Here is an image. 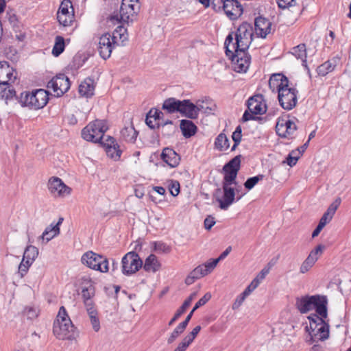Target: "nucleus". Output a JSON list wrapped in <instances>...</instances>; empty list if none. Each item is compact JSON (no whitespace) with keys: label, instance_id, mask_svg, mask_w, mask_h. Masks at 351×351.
<instances>
[{"label":"nucleus","instance_id":"48","mask_svg":"<svg viewBox=\"0 0 351 351\" xmlns=\"http://www.w3.org/2000/svg\"><path fill=\"white\" fill-rule=\"evenodd\" d=\"M218 260L215 259H210L204 264L202 265L204 267V269L205 272H206V274L211 273V271L215 268L217 265L218 264Z\"/></svg>","mask_w":351,"mask_h":351},{"label":"nucleus","instance_id":"27","mask_svg":"<svg viewBox=\"0 0 351 351\" xmlns=\"http://www.w3.org/2000/svg\"><path fill=\"white\" fill-rule=\"evenodd\" d=\"M341 199L337 198L328 208L327 210L324 213L322 218L320 219L319 223L325 226L332 219L336 210L341 204Z\"/></svg>","mask_w":351,"mask_h":351},{"label":"nucleus","instance_id":"63","mask_svg":"<svg viewBox=\"0 0 351 351\" xmlns=\"http://www.w3.org/2000/svg\"><path fill=\"white\" fill-rule=\"evenodd\" d=\"M269 268H263L255 278L261 283L265 276L269 274Z\"/></svg>","mask_w":351,"mask_h":351},{"label":"nucleus","instance_id":"49","mask_svg":"<svg viewBox=\"0 0 351 351\" xmlns=\"http://www.w3.org/2000/svg\"><path fill=\"white\" fill-rule=\"evenodd\" d=\"M67 319H71L69 317L65 308L64 306H61L58 313L56 320L54 322H64Z\"/></svg>","mask_w":351,"mask_h":351},{"label":"nucleus","instance_id":"55","mask_svg":"<svg viewBox=\"0 0 351 351\" xmlns=\"http://www.w3.org/2000/svg\"><path fill=\"white\" fill-rule=\"evenodd\" d=\"M295 151H293L291 153H290L288 155V156L287 158V163L290 167L294 166L297 163V162L300 158L299 154L297 156H293V155H295Z\"/></svg>","mask_w":351,"mask_h":351},{"label":"nucleus","instance_id":"39","mask_svg":"<svg viewBox=\"0 0 351 351\" xmlns=\"http://www.w3.org/2000/svg\"><path fill=\"white\" fill-rule=\"evenodd\" d=\"M215 145L217 149L224 151L229 148V140L223 133L219 134L215 139Z\"/></svg>","mask_w":351,"mask_h":351},{"label":"nucleus","instance_id":"14","mask_svg":"<svg viewBox=\"0 0 351 351\" xmlns=\"http://www.w3.org/2000/svg\"><path fill=\"white\" fill-rule=\"evenodd\" d=\"M47 88L52 90L55 95L60 97L69 89V79L64 74H59L48 82Z\"/></svg>","mask_w":351,"mask_h":351},{"label":"nucleus","instance_id":"32","mask_svg":"<svg viewBox=\"0 0 351 351\" xmlns=\"http://www.w3.org/2000/svg\"><path fill=\"white\" fill-rule=\"evenodd\" d=\"M180 129L184 137L189 138L193 136L197 131L196 125L190 120H182Z\"/></svg>","mask_w":351,"mask_h":351},{"label":"nucleus","instance_id":"54","mask_svg":"<svg viewBox=\"0 0 351 351\" xmlns=\"http://www.w3.org/2000/svg\"><path fill=\"white\" fill-rule=\"evenodd\" d=\"M184 331L181 328L177 326L168 338L167 343L169 344L172 343Z\"/></svg>","mask_w":351,"mask_h":351},{"label":"nucleus","instance_id":"42","mask_svg":"<svg viewBox=\"0 0 351 351\" xmlns=\"http://www.w3.org/2000/svg\"><path fill=\"white\" fill-rule=\"evenodd\" d=\"M88 314L90 323L93 328L95 332H98L100 329V322L97 317V312L95 307L91 308V310H86Z\"/></svg>","mask_w":351,"mask_h":351},{"label":"nucleus","instance_id":"43","mask_svg":"<svg viewBox=\"0 0 351 351\" xmlns=\"http://www.w3.org/2000/svg\"><path fill=\"white\" fill-rule=\"evenodd\" d=\"M335 67V64L328 60L319 65L317 69V72L319 75L325 76L328 73L332 71Z\"/></svg>","mask_w":351,"mask_h":351},{"label":"nucleus","instance_id":"31","mask_svg":"<svg viewBox=\"0 0 351 351\" xmlns=\"http://www.w3.org/2000/svg\"><path fill=\"white\" fill-rule=\"evenodd\" d=\"M138 132L134 129L133 125H129L123 128L121 130V138L130 143H134L136 141Z\"/></svg>","mask_w":351,"mask_h":351},{"label":"nucleus","instance_id":"8","mask_svg":"<svg viewBox=\"0 0 351 351\" xmlns=\"http://www.w3.org/2000/svg\"><path fill=\"white\" fill-rule=\"evenodd\" d=\"M121 271L124 275L135 274L143 266V261L138 254L134 252L127 253L121 260Z\"/></svg>","mask_w":351,"mask_h":351},{"label":"nucleus","instance_id":"30","mask_svg":"<svg viewBox=\"0 0 351 351\" xmlns=\"http://www.w3.org/2000/svg\"><path fill=\"white\" fill-rule=\"evenodd\" d=\"M143 268L148 272H156L160 268V263L154 254H150L145 261Z\"/></svg>","mask_w":351,"mask_h":351},{"label":"nucleus","instance_id":"34","mask_svg":"<svg viewBox=\"0 0 351 351\" xmlns=\"http://www.w3.org/2000/svg\"><path fill=\"white\" fill-rule=\"evenodd\" d=\"M126 3H121L120 8V18L123 22H129L130 20L132 21V17L136 14L134 8H128Z\"/></svg>","mask_w":351,"mask_h":351},{"label":"nucleus","instance_id":"17","mask_svg":"<svg viewBox=\"0 0 351 351\" xmlns=\"http://www.w3.org/2000/svg\"><path fill=\"white\" fill-rule=\"evenodd\" d=\"M117 45V41L111 37V34L107 33L102 35L99 40L98 51L100 56L106 60L110 57L112 49Z\"/></svg>","mask_w":351,"mask_h":351},{"label":"nucleus","instance_id":"22","mask_svg":"<svg viewBox=\"0 0 351 351\" xmlns=\"http://www.w3.org/2000/svg\"><path fill=\"white\" fill-rule=\"evenodd\" d=\"M101 144L105 147L106 154L110 158L114 160H119L122 152L114 138L108 136Z\"/></svg>","mask_w":351,"mask_h":351},{"label":"nucleus","instance_id":"33","mask_svg":"<svg viewBox=\"0 0 351 351\" xmlns=\"http://www.w3.org/2000/svg\"><path fill=\"white\" fill-rule=\"evenodd\" d=\"M181 101L174 97L168 98L165 100L162 109L167 110L169 113L179 112Z\"/></svg>","mask_w":351,"mask_h":351},{"label":"nucleus","instance_id":"5","mask_svg":"<svg viewBox=\"0 0 351 351\" xmlns=\"http://www.w3.org/2000/svg\"><path fill=\"white\" fill-rule=\"evenodd\" d=\"M48 93L43 89L36 90L31 93L21 94V101L26 106L34 109L43 108L48 102Z\"/></svg>","mask_w":351,"mask_h":351},{"label":"nucleus","instance_id":"10","mask_svg":"<svg viewBox=\"0 0 351 351\" xmlns=\"http://www.w3.org/2000/svg\"><path fill=\"white\" fill-rule=\"evenodd\" d=\"M241 156H237L226 164L223 167L224 171V177L222 185L226 184L231 186L232 184H236L237 173L240 168Z\"/></svg>","mask_w":351,"mask_h":351},{"label":"nucleus","instance_id":"36","mask_svg":"<svg viewBox=\"0 0 351 351\" xmlns=\"http://www.w3.org/2000/svg\"><path fill=\"white\" fill-rule=\"evenodd\" d=\"M291 53L298 59H300L302 61V64L306 66V48L305 44H300L292 48Z\"/></svg>","mask_w":351,"mask_h":351},{"label":"nucleus","instance_id":"25","mask_svg":"<svg viewBox=\"0 0 351 351\" xmlns=\"http://www.w3.org/2000/svg\"><path fill=\"white\" fill-rule=\"evenodd\" d=\"M161 158L171 167H177L180 160L179 155L173 149L169 147L163 149Z\"/></svg>","mask_w":351,"mask_h":351},{"label":"nucleus","instance_id":"12","mask_svg":"<svg viewBox=\"0 0 351 351\" xmlns=\"http://www.w3.org/2000/svg\"><path fill=\"white\" fill-rule=\"evenodd\" d=\"M57 19L60 25L70 26L74 20V10L70 0H63L59 7Z\"/></svg>","mask_w":351,"mask_h":351},{"label":"nucleus","instance_id":"53","mask_svg":"<svg viewBox=\"0 0 351 351\" xmlns=\"http://www.w3.org/2000/svg\"><path fill=\"white\" fill-rule=\"evenodd\" d=\"M325 249V246L320 244L318 245L314 250H313L310 252V255L313 256V258H315L316 261L320 257L322 254L324 250Z\"/></svg>","mask_w":351,"mask_h":351},{"label":"nucleus","instance_id":"11","mask_svg":"<svg viewBox=\"0 0 351 351\" xmlns=\"http://www.w3.org/2000/svg\"><path fill=\"white\" fill-rule=\"evenodd\" d=\"M232 61L234 70L237 73H245L250 64L251 57L245 50L233 51V56H228Z\"/></svg>","mask_w":351,"mask_h":351},{"label":"nucleus","instance_id":"37","mask_svg":"<svg viewBox=\"0 0 351 351\" xmlns=\"http://www.w3.org/2000/svg\"><path fill=\"white\" fill-rule=\"evenodd\" d=\"M60 234V228L55 227L51 223L50 226H47L43 234L41 235V238L44 240L45 239L47 242L51 240L55 237L58 236Z\"/></svg>","mask_w":351,"mask_h":351},{"label":"nucleus","instance_id":"52","mask_svg":"<svg viewBox=\"0 0 351 351\" xmlns=\"http://www.w3.org/2000/svg\"><path fill=\"white\" fill-rule=\"evenodd\" d=\"M191 273L196 279H199L207 275L202 265L195 267Z\"/></svg>","mask_w":351,"mask_h":351},{"label":"nucleus","instance_id":"46","mask_svg":"<svg viewBox=\"0 0 351 351\" xmlns=\"http://www.w3.org/2000/svg\"><path fill=\"white\" fill-rule=\"evenodd\" d=\"M263 175H258L248 178L244 183L245 187L248 190L252 189L260 180H263Z\"/></svg>","mask_w":351,"mask_h":351},{"label":"nucleus","instance_id":"19","mask_svg":"<svg viewBox=\"0 0 351 351\" xmlns=\"http://www.w3.org/2000/svg\"><path fill=\"white\" fill-rule=\"evenodd\" d=\"M16 71L7 62H0V85H9L16 80Z\"/></svg>","mask_w":351,"mask_h":351},{"label":"nucleus","instance_id":"50","mask_svg":"<svg viewBox=\"0 0 351 351\" xmlns=\"http://www.w3.org/2000/svg\"><path fill=\"white\" fill-rule=\"evenodd\" d=\"M24 315L29 319H34L38 317V311L33 307H26L23 311Z\"/></svg>","mask_w":351,"mask_h":351},{"label":"nucleus","instance_id":"47","mask_svg":"<svg viewBox=\"0 0 351 351\" xmlns=\"http://www.w3.org/2000/svg\"><path fill=\"white\" fill-rule=\"evenodd\" d=\"M241 126H238L232 135V138L234 141V145L231 149L232 151L234 150L236 147L238 146V145L240 143L241 141Z\"/></svg>","mask_w":351,"mask_h":351},{"label":"nucleus","instance_id":"28","mask_svg":"<svg viewBox=\"0 0 351 351\" xmlns=\"http://www.w3.org/2000/svg\"><path fill=\"white\" fill-rule=\"evenodd\" d=\"M94 82L90 78L85 79L79 86V93L82 96L90 97L93 95Z\"/></svg>","mask_w":351,"mask_h":351},{"label":"nucleus","instance_id":"35","mask_svg":"<svg viewBox=\"0 0 351 351\" xmlns=\"http://www.w3.org/2000/svg\"><path fill=\"white\" fill-rule=\"evenodd\" d=\"M111 37L114 40L117 41V45H119L118 42L119 41L120 44L123 45L128 38L127 29L122 26H118L113 32Z\"/></svg>","mask_w":351,"mask_h":351},{"label":"nucleus","instance_id":"29","mask_svg":"<svg viewBox=\"0 0 351 351\" xmlns=\"http://www.w3.org/2000/svg\"><path fill=\"white\" fill-rule=\"evenodd\" d=\"M197 292L192 293L189 298L184 302L182 305L177 310L174 316L169 322V326H171L187 309L191 305L192 301L196 298Z\"/></svg>","mask_w":351,"mask_h":351},{"label":"nucleus","instance_id":"13","mask_svg":"<svg viewBox=\"0 0 351 351\" xmlns=\"http://www.w3.org/2000/svg\"><path fill=\"white\" fill-rule=\"evenodd\" d=\"M297 130L295 123L290 120L289 117H280L276 125L277 134L285 138H291L293 134Z\"/></svg>","mask_w":351,"mask_h":351},{"label":"nucleus","instance_id":"59","mask_svg":"<svg viewBox=\"0 0 351 351\" xmlns=\"http://www.w3.org/2000/svg\"><path fill=\"white\" fill-rule=\"evenodd\" d=\"M122 3H126L128 8H134L136 10V13L138 12L139 9L138 0H122Z\"/></svg>","mask_w":351,"mask_h":351},{"label":"nucleus","instance_id":"24","mask_svg":"<svg viewBox=\"0 0 351 351\" xmlns=\"http://www.w3.org/2000/svg\"><path fill=\"white\" fill-rule=\"evenodd\" d=\"M255 32L261 38H265L271 32V23L267 19L259 16L255 19Z\"/></svg>","mask_w":351,"mask_h":351},{"label":"nucleus","instance_id":"21","mask_svg":"<svg viewBox=\"0 0 351 351\" xmlns=\"http://www.w3.org/2000/svg\"><path fill=\"white\" fill-rule=\"evenodd\" d=\"M288 78L282 73H274L271 75L269 80V87L272 92L281 91V88L284 89L289 85Z\"/></svg>","mask_w":351,"mask_h":351},{"label":"nucleus","instance_id":"6","mask_svg":"<svg viewBox=\"0 0 351 351\" xmlns=\"http://www.w3.org/2000/svg\"><path fill=\"white\" fill-rule=\"evenodd\" d=\"M82 263L96 271H99L102 273L108 271V259L98 254L89 251L83 254L81 258Z\"/></svg>","mask_w":351,"mask_h":351},{"label":"nucleus","instance_id":"3","mask_svg":"<svg viewBox=\"0 0 351 351\" xmlns=\"http://www.w3.org/2000/svg\"><path fill=\"white\" fill-rule=\"evenodd\" d=\"M108 129L106 121L95 120L90 122L82 130V136L87 141L101 144L104 141V134Z\"/></svg>","mask_w":351,"mask_h":351},{"label":"nucleus","instance_id":"18","mask_svg":"<svg viewBox=\"0 0 351 351\" xmlns=\"http://www.w3.org/2000/svg\"><path fill=\"white\" fill-rule=\"evenodd\" d=\"M83 280V287L82 289V296L86 310H91L95 307L92 298L95 293L93 282L88 278H84Z\"/></svg>","mask_w":351,"mask_h":351},{"label":"nucleus","instance_id":"2","mask_svg":"<svg viewBox=\"0 0 351 351\" xmlns=\"http://www.w3.org/2000/svg\"><path fill=\"white\" fill-rule=\"evenodd\" d=\"M328 304L327 296L320 294L305 295L295 299V306L300 313L315 311L314 315L322 317H328Z\"/></svg>","mask_w":351,"mask_h":351},{"label":"nucleus","instance_id":"20","mask_svg":"<svg viewBox=\"0 0 351 351\" xmlns=\"http://www.w3.org/2000/svg\"><path fill=\"white\" fill-rule=\"evenodd\" d=\"M223 10L231 20H235L243 14V7L237 0H225Z\"/></svg>","mask_w":351,"mask_h":351},{"label":"nucleus","instance_id":"1","mask_svg":"<svg viewBox=\"0 0 351 351\" xmlns=\"http://www.w3.org/2000/svg\"><path fill=\"white\" fill-rule=\"evenodd\" d=\"M253 28L248 23H243L234 34L232 32L226 38L224 46L226 56H233V51L237 49L247 50L253 40Z\"/></svg>","mask_w":351,"mask_h":351},{"label":"nucleus","instance_id":"51","mask_svg":"<svg viewBox=\"0 0 351 351\" xmlns=\"http://www.w3.org/2000/svg\"><path fill=\"white\" fill-rule=\"evenodd\" d=\"M169 189L171 195L173 197L177 196L180 193V183L176 180H171Z\"/></svg>","mask_w":351,"mask_h":351},{"label":"nucleus","instance_id":"23","mask_svg":"<svg viewBox=\"0 0 351 351\" xmlns=\"http://www.w3.org/2000/svg\"><path fill=\"white\" fill-rule=\"evenodd\" d=\"M263 96L256 95L247 100V108L252 114H263L266 112V105L263 103Z\"/></svg>","mask_w":351,"mask_h":351},{"label":"nucleus","instance_id":"57","mask_svg":"<svg viewBox=\"0 0 351 351\" xmlns=\"http://www.w3.org/2000/svg\"><path fill=\"white\" fill-rule=\"evenodd\" d=\"M278 6L285 9L294 5L295 0H277Z\"/></svg>","mask_w":351,"mask_h":351},{"label":"nucleus","instance_id":"60","mask_svg":"<svg viewBox=\"0 0 351 351\" xmlns=\"http://www.w3.org/2000/svg\"><path fill=\"white\" fill-rule=\"evenodd\" d=\"M204 227L206 230H210L215 224V218L211 216H208L204 220Z\"/></svg>","mask_w":351,"mask_h":351},{"label":"nucleus","instance_id":"64","mask_svg":"<svg viewBox=\"0 0 351 351\" xmlns=\"http://www.w3.org/2000/svg\"><path fill=\"white\" fill-rule=\"evenodd\" d=\"M155 248L157 250H161L163 252L168 253L170 252V248L168 245L165 244L164 243H156L155 245Z\"/></svg>","mask_w":351,"mask_h":351},{"label":"nucleus","instance_id":"56","mask_svg":"<svg viewBox=\"0 0 351 351\" xmlns=\"http://www.w3.org/2000/svg\"><path fill=\"white\" fill-rule=\"evenodd\" d=\"M211 5L213 9L216 12H219L223 10V6L225 2V0H211Z\"/></svg>","mask_w":351,"mask_h":351},{"label":"nucleus","instance_id":"62","mask_svg":"<svg viewBox=\"0 0 351 351\" xmlns=\"http://www.w3.org/2000/svg\"><path fill=\"white\" fill-rule=\"evenodd\" d=\"M313 266V265L312 264H310L308 261L304 260L300 267V272L301 274H305L308 272Z\"/></svg>","mask_w":351,"mask_h":351},{"label":"nucleus","instance_id":"45","mask_svg":"<svg viewBox=\"0 0 351 351\" xmlns=\"http://www.w3.org/2000/svg\"><path fill=\"white\" fill-rule=\"evenodd\" d=\"M33 262L29 260H25L23 258L20 265H19V273L21 277H23L27 272L29 267L32 265Z\"/></svg>","mask_w":351,"mask_h":351},{"label":"nucleus","instance_id":"61","mask_svg":"<svg viewBox=\"0 0 351 351\" xmlns=\"http://www.w3.org/2000/svg\"><path fill=\"white\" fill-rule=\"evenodd\" d=\"M211 298V294L206 293L202 298H200L196 303L197 306H202L206 304Z\"/></svg>","mask_w":351,"mask_h":351},{"label":"nucleus","instance_id":"44","mask_svg":"<svg viewBox=\"0 0 351 351\" xmlns=\"http://www.w3.org/2000/svg\"><path fill=\"white\" fill-rule=\"evenodd\" d=\"M38 255V248L33 245H29L25 248L23 258L34 263Z\"/></svg>","mask_w":351,"mask_h":351},{"label":"nucleus","instance_id":"26","mask_svg":"<svg viewBox=\"0 0 351 351\" xmlns=\"http://www.w3.org/2000/svg\"><path fill=\"white\" fill-rule=\"evenodd\" d=\"M180 108L179 110V112L182 115L189 118V119H196L197 117V106H195V104L191 103L189 99H184L181 101Z\"/></svg>","mask_w":351,"mask_h":351},{"label":"nucleus","instance_id":"15","mask_svg":"<svg viewBox=\"0 0 351 351\" xmlns=\"http://www.w3.org/2000/svg\"><path fill=\"white\" fill-rule=\"evenodd\" d=\"M223 191V197H220L221 193V189H217L215 191L216 200L219 203V208L222 210H227L232 204L235 199V192L234 188L231 186L224 184L222 185Z\"/></svg>","mask_w":351,"mask_h":351},{"label":"nucleus","instance_id":"9","mask_svg":"<svg viewBox=\"0 0 351 351\" xmlns=\"http://www.w3.org/2000/svg\"><path fill=\"white\" fill-rule=\"evenodd\" d=\"M298 90L295 88L288 86L284 89L281 88V91L278 93V99L281 107L286 110H290L295 107L298 102Z\"/></svg>","mask_w":351,"mask_h":351},{"label":"nucleus","instance_id":"41","mask_svg":"<svg viewBox=\"0 0 351 351\" xmlns=\"http://www.w3.org/2000/svg\"><path fill=\"white\" fill-rule=\"evenodd\" d=\"M64 49V39L60 36H57L55 38V43L52 49V54L57 57L63 52Z\"/></svg>","mask_w":351,"mask_h":351},{"label":"nucleus","instance_id":"7","mask_svg":"<svg viewBox=\"0 0 351 351\" xmlns=\"http://www.w3.org/2000/svg\"><path fill=\"white\" fill-rule=\"evenodd\" d=\"M53 332L56 338L60 340H73L77 336L75 328L71 319L64 322H54Z\"/></svg>","mask_w":351,"mask_h":351},{"label":"nucleus","instance_id":"4","mask_svg":"<svg viewBox=\"0 0 351 351\" xmlns=\"http://www.w3.org/2000/svg\"><path fill=\"white\" fill-rule=\"evenodd\" d=\"M326 317L311 315L309 320V335L313 341H324L329 337V325L324 321Z\"/></svg>","mask_w":351,"mask_h":351},{"label":"nucleus","instance_id":"40","mask_svg":"<svg viewBox=\"0 0 351 351\" xmlns=\"http://www.w3.org/2000/svg\"><path fill=\"white\" fill-rule=\"evenodd\" d=\"M16 95V91L9 85H0V97L5 100L12 99Z\"/></svg>","mask_w":351,"mask_h":351},{"label":"nucleus","instance_id":"58","mask_svg":"<svg viewBox=\"0 0 351 351\" xmlns=\"http://www.w3.org/2000/svg\"><path fill=\"white\" fill-rule=\"evenodd\" d=\"M246 298H245L243 295L240 294L239 295H238L235 300V301L234 302V303L232 304V308L233 310H237L243 304V302H244V300H245Z\"/></svg>","mask_w":351,"mask_h":351},{"label":"nucleus","instance_id":"38","mask_svg":"<svg viewBox=\"0 0 351 351\" xmlns=\"http://www.w3.org/2000/svg\"><path fill=\"white\" fill-rule=\"evenodd\" d=\"M157 128L161 130L162 134L165 136H171L176 130V127L173 125L171 121H167L161 125L158 123Z\"/></svg>","mask_w":351,"mask_h":351},{"label":"nucleus","instance_id":"16","mask_svg":"<svg viewBox=\"0 0 351 351\" xmlns=\"http://www.w3.org/2000/svg\"><path fill=\"white\" fill-rule=\"evenodd\" d=\"M48 189L54 197H64L71 194V189L58 177H52L48 181Z\"/></svg>","mask_w":351,"mask_h":351}]
</instances>
